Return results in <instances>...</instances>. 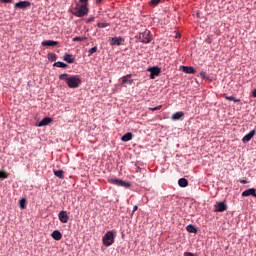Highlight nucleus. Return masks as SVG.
I'll return each mask as SVG.
<instances>
[{"label": "nucleus", "instance_id": "1", "mask_svg": "<svg viewBox=\"0 0 256 256\" xmlns=\"http://www.w3.org/2000/svg\"><path fill=\"white\" fill-rule=\"evenodd\" d=\"M59 79L65 81L70 89H77L81 85V77L79 75L70 76L69 74H61Z\"/></svg>", "mask_w": 256, "mask_h": 256}, {"label": "nucleus", "instance_id": "2", "mask_svg": "<svg viewBox=\"0 0 256 256\" xmlns=\"http://www.w3.org/2000/svg\"><path fill=\"white\" fill-rule=\"evenodd\" d=\"M89 13V8H87V4H77L74 9V15L76 17H85Z\"/></svg>", "mask_w": 256, "mask_h": 256}, {"label": "nucleus", "instance_id": "3", "mask_svg": "<svg viewBox=\"0 0 256 256\" xmlns=\"http://www.w3.org/2000/svg\"><path fill=\"white\" fill-rule=\"evenodd\" d=\"M102 243L105 247H111L115 243V232L108 231L102 238Z\"/></svg>", "mask_w": 256, "mask_h": 256}, {"label": "nucleus", "instance_id": "4", "mask_svg": "<svg viewBox=\"0 0 256 256\" xmlns=\"http://www.w3.org/2000/svg\"><path fill=\"white\" fill-rule=\"evenodd\" d=\"M108 183L117 185V187H125V189H129V187H131V183L123 181L119 178H108Z\"/></svg>", "mask_w": 256, "mask_h": 256}, {"label": "nucleus", "instance_id": "5", "mask_svg": "<svg viewBox=\"0 0 256 256\" xmlns=\"http://www.w3.org/2000/svg\"><path fill=\"white\" fill-rule=\"evenodd\" d=\"M139 39L142 43H151L152 37H151V31L145 30L143 33L139 35Z\"/></svg>", "mask_w": 256, "mask_h": 256}, {"label": "nucleus", "instance_id": "6", "mask_svg": "<svg viewBox=\"0 0 256 256\" xmlns=\"http://www.w3.org/2000/svg\"><path fill=\"white\" fill-rule=\"evenodd\" d=\"M216 213H223V211H227V204L224 202H218L215 205V210Z\"/></svg>", "mask_w": 256, "mask_h": 256}, {"label": "nucleus", "instance_id": "7", "mask_svg": "<svg viewBox=\"0 0 256 256\" xmlns=\"http://www.w3.org/2000/svg\"><path fill=\"white\" fill-rule=\"evenodd\" d=\"M58 219L61 223H68L69 222V214H67V211H60L58 214Z\"/></svg>", "mask_w": 256, "mask_h": 256}, {"label": "nucleus", "instance_id": "8", "mask_svg": "<svg viewBox=\"0 0 256 256\" xmlns=\"http://www.w3.org/2000/svg\"><path fill=\"white\" fill-rule=\"evenodd\" d=\"M148 71L150 72V79H155L161 73V68L159 67H152L149 68Z\"/></svg>", "mask_w": 256, "mask_h": 256}, {"label": "nucleus", "instance_id": "9", "mask_svg": "<svg viewBox=\"0 0 256 256\" xmlns=\"http://www.w3.org/2000/svg\"><path fill=\"white\" fill-rule=\"evenodd\" d=\"M123 43H125V39H123V37H113L111 38L110 45H117L119 47L120 45H123Z\"/></svg>", "mask_w": 256, "mask_h": 256}, {"label": "nucleus", "instance_id": "10", "mask_svg": "<svg viewBox=\"0 0 256 256\" xmlns=\"http://www.w3.org/2000/svg\"><path fill=\"white\" fill-rule=\"evenodd\" d=\"M16 9H27V7H31V2L29 1H20L15 4Z\"/></svg>", "mask_w": 256, "mask_h": 256}, {"label": "nucleus", "instance_id": "11", "mask_svg": "<svg viewBox=\"0 0 256 256\" xmlns=\"http://www.w3.org/2000/svg\"><path fill=\"white\" fill-rule=\"evenodd\" d=\"M185 117V113L182 111L176 112L172 114L171 119L172 121H181Z\"/></svg>", "mask_w": 256, "mask_h": 256}, {"label": "nucleus", "instance_id": "12", "mask_svg": "<svg viewBox=\"0 0 256 256\" xmlns=\"http://www.w3.org/2000/svg\"><path fill=\"white\" fill-rule=\"evenodd\" d=\"M131 77H132L131 74L123 76L121 78V81H122L123 85H133V79Z\"/></svg>", "mask_w": 256, "mask_h": 256}, {"label": "nucleus", "instance_id": "13", "mask_svg": "<svg viewBox=\"0 0 256 256\" xmlns=\"http://www.w3.org/2000/svg\"><path fill=\"white\" fill-rule=\"evenodd\" d=\"M251 195H252V197H256V189L255 188H250V189H247L244 192H242V197H249Z\"/></svg>", "mask_w": 256, "mask_h": 256}, {"label": "nucleus", "instance_id": "14", "mask_svg": "<svg viewBox=\"0 0 256 256\" xmlns=\"http://www.w3.org/2000/svg\"><path fill=\"white\" fill-rule=\"evenodd\" d=\"M42 47H55V45H59V41L46 40L41 43Z\"/></svg>", "mask_w": 256, "mask_h": 256}, {"label": "nucleus", "instance_id": "15", "mask_svg": "<svg viewBox=\"0 0 256 256\" xmlns=\"http://www.w3.org/2000/svg\"><path fill=\"white\" fill-rule=\"evenodd\" d=\"M253 137H255V130L250 131L248 134H246L243 138H242V142L243 143H249V141L251 139H253Z\"/></svg>", "mask_w": 256, "mask_h": 256}, {"label": "nucleus", "instance_id": "16", "mask_svg": "<svg viewBox=\"0 0 256 256\" xmlns=\"http://www.w3.org/2000/svg\"><path fill=\"white\" fill-rule=\"evenodd\" d=\"M51 237L55 239V241H61V239L63 238V234H61L59 230H54Z\"/></svg>", "mask_w": 256, "mask_h": 256}, {"label": "nucleus", "instance_id": "17", "mask_svg": "<svg viewBox=\"0 0 256 256\" xmlns=\"http://www.w3.org/2000/svg\"><path fill=\"white\" fill-rule=\"evenodd\" d=\"M51 121H53V119L46 117L43 118L39 123H38V127H45L46 125H49V123H51Z\"/></svg>", "mask_w": 256, "mask_h": 256}, {"label": "nucleus", "instance_id": "18", "mask_svg": "<svg viewBox=\"0 0 256 256\" xmlns=\"http://www.w3.org/2000/svg\"><path fill=\"white\" fill-rule=\"evenodd\" d=\"M131 139H133V134L131 132H127L121 137V141H123L124 143H127V141H131Z\"/></svg>", "mask_w": 256, "mask_h": 256}, {"label": "nucleus", "instance_id": "19", "mask_svg": "<svg viewBox=\"0 0 256 256\" xmlns=\"http://www.w3.org/2000/svg\"><path fill=\"white\" fill-rule=\"evenodd\" d=\"M182 71L184 73H189L190 75H195V68L189 66H183Z\"/></svg>", "mask_w": 256, "mask_h": 256}, {"label": "nucleus", "instance_id": "20", "mask_svg": "<svg viewBox=\"0 0 256 256\" xmlns=\"http://www.w3.org/2000/svg\"><path fill=\"white\" fill-rule=\"evenodd\" d=\"M63 59L66 61V63H75V57H73L71 54H64Z\"/></svg>", "mask_w": 256, "mask_h": 256}, {"label": "nucleus", "instance_id": "21", "mask_svg": "<svg viewBox=\"0 0 256 256\" xmlns=\"http://www.w3.org/2000/svg\"><path fill=\"white\" fill-rule=\"evenodd\" d=\"M179 187H187L189 185V181L186 178H180L178 180Z\"/></svg>", "mask_w": 256, "mask_h": 256}, {"label": "nucleus", "instance_id": "22", "mask_svg": "<svg viewBox=\"0 0 256 256\" xmlns=\"http://www.w3.org/2000/svg\"><path fill=\"white\" fill-rule=\"evenodd\" d=\"M54 175L59 179H65L63 170H54Z\"/></svg>", "mask_w": 256, "mask_h": 256}, {"label": "nucleus", "instance_id": "23", "mask_svg": "<svg viewBox=\"0 0 256 256\" xmlns=\"http://www.w3.org/2000/svg\"><path fill=\"white\" fill-rule=\"evenodd\" d=\"M186 231H188V233H197V228L190 224L186 227Z\"/></svg>", "mask_w": 256, "mask_h": 256}, {"label": "nucleus", "instance_id": "24", "mask_svg": "<svg viewBox=\"0 0 256 256\" xmlns=\"http://www.w3.org/2000/svg\"><path fill=\"white\" fill-rule=\"evenodd\" d=\"M226 101H234V103H239V99H236L234 96H227L224 94Z\"/></svg>", "mask_w": 256, "mask_h": 256}, {"label": "nucleus", "instance_id": "25", "mask_svg": "<svg viewBox=\"0 0 256 256\" xmlns=\"http://www.w3.org/2000/svg\"><path fill=\"white\" fill-rule=\"evenodd\" d=\"M161 3V0H151L149 2V6L150 7H157V5H159Z\"/></svg>", "mask_w": 256, "mask_h": 256}, {"label": "nucleus", "instance_id": "26", "mask_svg": "<svg viewBox=\"0 0 256 256\" xmlns=\"http://www.w3.org/2000/svg\"><path fill=\"white\" fill-rule=\"evenodd\" d=\"M27 201L25 200V198H22L20 201H19V205H20V209H25L27 207Z\"/></svg>", "mask_w": 256, "mask_h": 256}, {"label": "nucleus", "instance_id": "27", "mask_svg": "<svg viewBox=\"0 0 256 256\" xmlns=\"http://www.w3.org/2000/svg\"><path fill=\"white\" fill-rule=\"evenodd\" d=\"M48 59L50 61H57V55L55 53H49L48 54Z\"/></svg>", "mask_w": 256, "mask_h": 256}, {"label": "nucleus", "instance_id": "28", "mask_svg": "<svg viewBox=\"0 0 256 256\" xmlns=\"http://www.w3.org/2000/svg\"><path fill=\"white\" fill-rule=\"evenodd\" d=\"M54 67H60L62 69H65V67H67V64H65L63 62H56V63H54Z\"/></svg>", "mask_w": 256, "mask_h": 256}, {"label": "nucleus", "instance_id": "29", "mask_svg": "<svg viewBox=\"0 0 256 256\" xmlns=\"http://www.w3.org/2000/svg\"><path fill=\"white\" fill-rule=\"evenodd\" d=\"M73 41H79V42H81V41H87V37H80V36H76V37H74L73 38Z\"/></svg>", "mask_w": 256, "mask_h": 256}, {"label": "nucleus", "instance_id": "30", "mask_svg": "<svg viewBox=\"0 0 256 256\" xmlns=\"http://www.w3.org/2000/svg\"><path fill=\"white\" fill-rule=\"evenodd\" d=\"M93 53H97V46H94L93 48H91L88 51V57H91V55H93Z\"/></svg>", "mask_w": 256, "mask_h": 256}, {"label": "nucleus", "instance_id": "31", "mask_svg": "<svg viewBox=\"0 0 256 256\" xmlns=\"http://www.w3.org/2000/svg\"><path fill=\"white\" fill-rule=\"evenodd\" d=\"M97 25H98V27H99L100 29H103V28H105V27H109V23L99 22Z\"/></svg>", "mask_w": 256, "mask_h": 256}, {"label": "nucleus", "instance_id": "32", "mask_svg": "<svg viewBox=\"0 0 256 256\" xmlns=\"http://www.w3.org/2000/svg\"><path fill=\"white\" fill-rule=\"evenodd\" d=\"M160 109H163V105H158L154 108H149L150 111H160Z\"/></svg>", "mask_w": 256, "mask_h": 256}, {"label": "nucleus", "instance_id": "33", "mask_svg": "<svg viewBox=\"0 0 256 256\" xmlns=\"http://www.w3.org/2000/svg\"><path fill=\"white\" fill-rule=\"evenodd\" d=\"M7 172L0 171V179H7Z\"/></svg>", "mask_w": 256, "mask_h": 256}, {"label": "nucleus", "instance_id": "34", "mask_svg": "<svg viewBox=\"0 0 256 256\" xmlns=\"http://www.w3.org/2000/svg\"><path fill=\"white\" fill-rule=\"evenodd\" d=\"M1 3H13V0H0Z\"/></svg>", "mask_w": 256, "mask_h": 256}, {"label": "nucleus", "instance_id": "35", "mask_svg": "<svg viewBox=\"0 0 256 256\" xmlns=\"http://www.w3.org/2000/svg\"><path fill=\"white\" fill-rule=\"evenodd\" d=\"M137 209H139V206L135 205V206L133 207L132 213H135V211H137Z\"/></svg>", "mask_w": 256, "mask_h": 256}, {"label": "nucleus", "instance_id": "36", "mask_svg": "<svg viewBox=\"0 0 256 256\" xmlns=\"http://www.w3.org/2000/svg\"><path fill=\"white\" fill-rule=\"evenodd\" d=\"M136 173H141V167L137 166Z\"/></svg>", "mask_w": 256, "mask_h": 256}, {"label": "nucleus", "instance_id": "37", "mask_svg": "<svg viewBox=\"0 0 256 256\" xmlns=\"http://www.w3.org/2000/svg\"><path fill=\"white\" fill-rule=\"evenodd\" d=\"M80 1V3H82V4H86L87 5V1H89V0H79Z\"/></svg>", "mask_w": 256, "mask_h": 256}, {"label": "nucleus", "instance_id": "38", "mask_svg": "<svg viewBox=\"0 0 256 256\" xmlns=\"http://www.w3.org/2000/svg\"><path fill=\"white\" fill-rule=\"evenodd\" d=\"M91 21H95V18H89V19L87 20V23H91Z\"/></svg>", "mask_w": 256, "mask_h": 256}, {"label": "nucleus", "instance_id": "39", "mask_svg": "<svg viewBox=\"0 0 256 256\" xmlns=\"http://www.w3.org/2000/svg\"><path fill=\"white\" fill-rule=\"evenodd\" d=\"M240 183H242V185L247 184V180H240Z\"/></svg>", "mask_w": 256, "mask_h": 256}, {"label": "nucleus", "instance_id": "40", "mask_svg": "<svg viewBox=\"0 0 256 256\" xmlns=\"http://www.w3.org/2000/svg\"><path fill=\"white\" fill-rule=\"evenodd\" d=\"M176 39H181V34H176Z\"/></svg>", "mask_w": 256, "mask_h": 256}, {"label": "nucleus", "instance_id": "41", "mask_svg": "<svg viewBox=\"0 0 256 256\" xmlns=\"http://www.w3.org/2000/svg\"><path fill=\"white\" fill-rule=\"evenodd\" d=\"M96 3L101 4L103 3V0H96Z\"/></svg>", "mask_w": 256, "mask_h": 256}]
</instances>
